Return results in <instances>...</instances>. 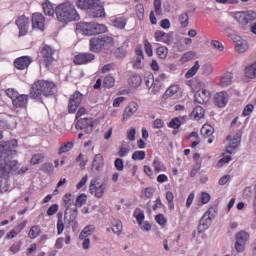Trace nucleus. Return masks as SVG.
Wrapping results in <instances>:
<instances>
[{
    "label": "nucleus",
    "mask_w": 256,
    "mask_h": 256,
    "mask_svg": "<svg viewBox=\"0 0 256 256\" xmlns=\"http://www.w3.org/2000/svg\"><path fill=\"white\" fill-rule=\"evenodd\" d=\"M17 140L12 139L7 142H0V178L9 179L13 173L19 169V162L11 160V155H16Z\"/></svg>",
    "instance_id": "obj_1"
},
{
    "label": "nucleus",
    "mask_w": 256,
    "mask_h": 256,
    "mask_svg": "<svg viewBox=\"0 0 256 256\" xmlns=\"http://www.w3.org/2000/svg\"><path fill=\"white\" fill-rule=\"evenodd\" d=\"M55 89H57V85H55L54 82L38 80L32 84L30 89V99L41 101L42 96L51 97L55 95Z\"/></svg>",
    "instance_id": "obj_2"
},
{
    "label": "nucleus",
    "mask_w": 256,
    "mask_h": 256,
    "mask_svg": "<svg viewBox=\"0 0 256 256\" xmlns=\"http://www.w3.org/2000/svg\"><path fill=\"white\" fill-rule=\"evenodd\" d=\"M55 15L60 23H71L79 21L81 16L75 9V6L69 2H64L55 7Z\"/></svg>",
    "instance_id": "obj_3"
},
{
    "label": "nucleus",
    "mask_w": 256,
    "mask_h": 256,
    "mask_svg": "<svg viewBox=\"0 0 256 256\" xmlns=\"http://www.w3.org/2000/svg\"><path fill=\"white\" fill-rule=\"evenodd\" d=\"M76 7H78V9L90 11L91 17H105V6L101 0H78L76 2Z\"/></svg>",
    "instance_id": "obj_4"
},
{
    "label": "nucleus",
    "mask_w": 256,
    "mask_h": 256,
    "mask_svg": "<svg viewBox=\"0 0 256 256\" xmlns=\"http://www.w3.org/2000/svg\"><path fill=\"white\" fill-rule=\"evenodd\" d=\"M115 45L113 37L104 35L91 38L89 41V49L92 53H101V51H109Z\"/></svg>",
    "instance_id": "obj_5"
},
{
    "label": "nucleus",
    "mask_w": 256,
    "mask_h": 256,
    "mask_svg": "<svg viewBox=\"0 0 256 256\" xmlns=\"http://www.w3.org/2000/svg\"><path fill=\"white\" fill-rule=\"evenodd\" d=\"M76 29L81 31L83 35H101V33H107L108 29L105 24H99L95 22H80L76 25Z\"/></svg>",
    "instance_id": "obj_6"
},
{
    "label": "nucleus",
    "mask_w": 256,
    "mask_h": 256,
    "mask_svg": "<svg viewBox=\"0 0 256 256\" xmlns=\"http://www.w3.org/2000/svg\"><path fill=\"white\" fill-rule=\"evenodd\" d=\"M38 59L40 67L49 69L55 63V50L51 46L44 44L40 47Z\"/></svg>",
    "instance_id": "obj_7"
},
{
    "label": "nucleus",
    "mask_w": 256,
    "mask_h": 256,
    "mask_svg": "<svg viewBox=\"0 0 256 256\" xmlns=\"http://www.w3.org/2000/svg\"><path fill=\"white\" fill-rule=\"evenodd\" d=\"M234 19L242 27H247V25H251V23L256 21V11L255 10L237 11L234 13Z\"/></svg>",
    "instance_id": "obj_8"
},
{
    "label": "nucleus",
    "mask_w": 256,
    "mask_h": 256,
    "mask_svg": "<svg viewBox=\"0 0 256 256\" xmlns=\"http://www.w3.org/2000/svg\"><path fill=\"white\" fill-rule=\"evenodd\" d=\"M243 136V132L241 130H235L227 136L226 141H228V145L226 146V152L230 155L235 153V149L241 145V137Z\"/></svg>",
    "instance_id": "obj_9"
},
{
    "label": "nucleus",
    "mask_w": 256,
    "mask_h": 256,
    "mask_svg": "<svg viewBox=\"0 0 256 256\" xmlns=\"http://www.w3.org/2000/svg\"><path fill=\"white\" fill-rule=\"evenodd\" d=\"M105 189H107V184L102 183L100 184L97 179H92L89 184V191L91 195H94L96 199H101L105 194Z\"/></svg>",
    "instance_id": "obj_10"
},
{
    "label": "nucleus",
    "mask_w": 256,
    "mask_h": 256,
    "mask_svg": "<svg viewBox=\"0 0 256 256\" xmlns=\"http://www.w3.org/2000/svg\"><path fill=\"white\" fill-rule=\"evenodd\" d=\"M251 235L244 230H241L235 235V249L238 253H243L245 251V245H247V241H249Z\"/></svg>",
    "instance_id": "obj_11"
},
{
    "label": "nucleus",
    "mask_w": 256,
    "mask_h": 256,
    "mask_svg": "<svg viewBox=\"0 0 256 256\" xmlns=\"http://www.w3.org/2000/svg\"><path fill=\"white\" fill-rule=\"evenodd\" d=\"M83 101V94L79 91H75L74 94L70 96L68 103V113H76Z\"/></svg>",
    "instance_id": "obj_12"
},
{
    "label": "nucleus",
    "mask_w": 256,
    "mask_h": 256,
    "mask_svg": "<svg viewBox=\"0 0 256 256\" xmlns=\"http://www.w3.org/2000/svg\"><path fill=\"white\" fill-rule=\"evenodd\" d=\"M92 61H95V54L89 52L79 53L73 58L74 65H88Z\"/></svg>",
    "instance_id": "obj_13"
},
{
    "label": "nucleus",
    "mask_w": 256,
    "mask_h": 256,
    "mask_svg": "<svg viewBox=\"0 0 256 256\" xmlns=\"http://www.w3.org/2000/svg\"><path fill=\"white\" fill-rule=\"evenodd\" d=\"M15 24L17 25L18 29H19V35L21 37L27 35V33H29V18H27V16L22 15L19 16L16 21Z\"/></svg>",
    "instance_id": "obj_14"
},
{
    "label": "nucleus",
    "mask_w": 256,
    "mask_h": 256,
    "mask_svg": "<svg viewBox=\"0 0 256 256\" xmlns=\"http://www.w3.org/2000/svg\"><path fill=\"white\" fill-rule=\"evenodd\" d=\"M33 63L31 56H21L14 60V67L19 71H25Z\"/></svg>",
    "instance_id": "obj_15"
},
{
    "label": "nucleus",
    "mask_w": 256,
    "mask_h": 256,
    "mask_svg": "<svg viewBox=\"0 0 256 256\" xmlns=\"http://www.w3.org/2000/svg\"><path fill=\"white\" fill-rule=\"evenodd\" d=\"M194 100L199 105H205L211 101V92L206 89L198 90L194 95Z\"/></svg>",
    "instance_id": "obj_16"
},
{
    "label": "nucleus",
    "mask_w": 256,
    "mask_h": 256,
    "mask_svg": "<svg viewBox=\"0 0 256 256\" xmlns=\"http://www.w3.org/2000/svg\"><path fill=\"white\" fill-rule=\"evenodd\" d=\"M155 40L165 45H171L173 43V32L165 33L164 31L157 30L154 33Z\"/></svg>",
    "instance_id": "obj_17"
},
{
    "label": "nucleus",
    "mask_w": 256,
    "mask_h": 256,
    "mask_svg": "<svg viewBox=\"0 0 256 256\" xmlns=\"http://www.w3.org/2000/svg\"><path fill=\"white\" fill-rule=\"evenodd\" d=\"M32 27L39 31H45V16L41 13L32 14Z\"/></svg>",
    "instance_id": "obj_18"
},
{
    "label": "nucleus",
    "mask_w": 256,
    "mask_h": 256,
    "mask_svg": "<svg viewBox=\"0 0 256 256\" xmlns=\"http://www.w3.org/2000/svg\"><path fill=\"white\" fill-rule=\"evenodd\" d=\"M76 129L85 130V133L93 131V120L91 118H80L76 122Z\"/></svg>",
    "instance_id": "obj_19"
},
{
    "label": "nucleus",
    "mask_w": 256,
    "mask_h": 256,
    "mask_svg": "<svg viewBox=\"0 0 256 256\" xmlns=\"http://www.w3.org/2000/svg\"><path fill=\"white\" fill-rule=\"evenodd\" d=\"M211 210H208L203 217L201 218L199 225H198V233H203L204 231H207L209 229V226L211 225Z\"/></svg>",
    "instance_id": "obj_20"
},
{
    "label": "nucleus",
    "mask_w": 256,
    "mask_h": 256,
    "mask_svg": "<svg viewBox=\"0 0 256 256\" xmlns=\"http://www.w3.org/2000/svg\"><path fill=\"white\" fill-rule=\"evenodd\" d=\"M27 103H29V95L25 94H18L16 99L12 101V105L16 109H26Z\"/></svg>",
    "instance_id": "obj_21"
},
{
    "label": "nucleus",
    "mask_w": 256,
    "mask_h": 256,
    "mask_svg": "<svg viewBox=\"0 0 256 256\" xmlns=\"http://www.w3.org/2000/svg\"><path fill=\"white\" fill-rule=\"evenodd\" d=\"M138 109L139 104L136 102H130L123 112V121H127L130 119V117H133V115L137 113Z\"/></svg>",
    "instance_id": "obj_22"
},
{
    "label": "nucleus",
    "mask_w": 256,
    "mask_h": 256,
    "mask_svg": "<svg viewBox=\"0 0 256 256\" xmlns=\"http://www.w3.org/2000/svg\"><path fill=\"white\" fill-rule=\"evenodd\" d=\"M228 101H229V95L225 91L218 92L214 98L215 105H217V107H220V108L225 107Z\"/></svg>",
    "instance_id": "obj_23"
},
{
    "label": "nucleus",
    "mask_w": 256,
    "mask_h": 256,
    "mask_svg": "<svg viewBox=\"0 0 256 256\" xmlns=\"http://www.w3.org/2000/svg\"><path fill=\"white\" fill-rule=\"evenodd\" d=\"M103 167H105V158H103L102 154H96L92 161V170L103 171Z\"/></svg>",
    "instance_id": "obj_24"
},
{
    "label": "nucleus",
    "mask_w": 256,
    "mask_h": 256,
    "mask_svg": "<svg viewBox=\"0 0 256 256\" xmlns=\"http://www.w3.org/2000/svg\"><path fill=\"white\" fill-rule=\"evenodd\" d=\"M111 22L116 29H125L127 25V17L118 15L116 17H112Z\"/></svg>",
    "instance_id": "obj_25"
},
{
    "label": "nucleus",
    "mask_w": 256,
    "mask_h": 256,
    "mask_svg": "<svg viewBox=\"0 0 256 256\" xmlns=\"http://www.w3.org/2000/svg\"><path fill=\"white\" fill-rule=\"evenodd\" d=\"M152 167L154 169V173H166L167 172V166H165V163L159 159V157H155L152 162Z\"/></svg>",
    "instance_id": "obj_26"
},
{
    "label": "nucleus",
    "mask_w": 256,
    "mask_h": 256,
    "mask_svg": "<svg viewBox=\"0 0 256 256\" xmlns=\"http://www.w3.org/2000/svg\"><path fill=\"white\" fill-rule=\"evenodd\" d=\"M190 117L192 119H195V121H201V119H203V117H205V109L201 106H196L193 109Z\"/></svg>",
    "instance_id": "obj_27"
},
{
    "label": "nucleus",
    "mask_w": 256,
    "mask_h": 256,
    "mask_svg": "<svg viewBox=\"0 0 256 256\" xmlns=\"http://www.w3.org/2000/svg\"><path fill=\"white\" fill-rule=\"evenodd\" d=\"M141 83H143V79L139 74H133L128 79V85L130 87H133L134 89H137V87H140Z\"/></svg>",
    "instance_id": "obj_28"
},
{
    "label": "nucleus",
    "mask_w": 256,
    "mask_h": 256,
    "mask_svg": "<svg viewBox=\"0 0 256 256\" xmlns=\"http://www.w3.org/2000/svg\"><path fill=\"white\" fill-rule=\"evenodd\" d=\"M233 83V73L225 72L220 79L221 87H229Z\"/></svg>",
    "instance_id": "obj_29"
},
{
    "label": "nucleus",
    "mask_w": 256,
    "mask_h": 256,
    "mask_svg": "<svg viewBox=\"0 0 256 256\" xmlns=\"http://www.w3.org/2000/svg\"><path fill=\"white\" fill-rule=\"evenodd\" d=\"M95 233V226L94 225H87L83 228L79 235V239H85L89 237V235H93Z\"/></svg>",
    "instance_id": "obj_30"
},
{
    "label": "nucleus",
    "mask_w": 256,
    "mask_h": 256,
    "mask_svg": "<svg viewBox=\"0 0 256 256\" xmlns=\"http://www.w3.org/2000/svg\"><path fill=\"white\" fill-rule=\"evenodd\" d=\"M245 75L247 79H256V61L245 68Z\"/></svg>",
    "instance_id": "obj_31"
},
{
    "label": "nucleus",
    "mask_w": 256,
    "mask_h": 256,
    "mask_svg": "<svg viewBox=\"0 0 256 256\" xmlns=\"http://www.w3.org/2000/svg\"><path fill=\"white\" fill-rule=\"evenodd\" d=\"M201 66L199 65V61H196L194 66H192L185 74L186 79H191V77H195L197 75V72L199 71V68Z\"/></svg>",
    "instance_id": "obj_32"
},
{
    "label": "nucleus",
    "mask_w": 256,
    "mask_h": 256,
    "mask_svg": "<svg viewBox=\"0 0 256 256\" xmlns=\"http://www.w3.org/2000/svg\"><path fill=\"white\" fill-rule=\"evenodd\" d=\"M39 235H41V227L39 225L32 226L28 232V237L30 239H37Z\"/></svg>",
    "instance_id": "obj_33"
},
{
    "label": "nucleus",
    "mask_w": 256,
    "mask_h": 256,
    "mask_svg": "<svg viewBox=\"0 0 256 256\" xmlns=\"http://www.w3.org/2000/svg\"><path fill=\"white\" fill-rule=\"evenodd\" d=\"M42 7L45 15H48L49 17H53V15H55V8H53V4H51V2L43 3Z\"/></svg>",
    "instance_id": "obj_34"
},
{
    "label": "nucleus",
    "mask_w": 256,
    "mask_h": 256,
    "mask_svg": "<svg viewBox=\"0 0 256 256\" xmlns=\"http://www.w3.org/2000/svg\"><path fill=\"white\" fill-rule=\"evenodd\" d=\"M179 92V86L172 85L170 86L164 93V99H169V97H173V95H177Z\"/></svg>",
    "instance_id": "obj_35"
},
{
    "label": "nucleus",
    "mask_w": 256,
    "mask_h": 256,
    "mask_svg": "<svg viewBox=\"0 0 256 256\" xmlns=\"http://www.w3.org/2000/svg\"><path fill=\"white\" fill-rule=\"evenodd\" d=\"M73 147H74L73 142H66L62 144L58 150V155H63V153H69V151H71Z\"/></svg>",
    "instance_id": "obj_36"
},
{
    "label": "nucleus",
    "mask_w": 256,
    "mask_h": 256,
    "mask_svg": "<svg viewBox=\"0 0 256 256\" xmlns=\"http://www.w3.org/2000/svg\"><path fill=\"white\" fill-rule=\"evenodd\" d=\"M166 201L168 202V208L170 211H173V209H175V195H173V192H166Z\"/></svg>",
    "instance_id": "obj_37"
},
{
    "label": "nucleus",
    "mask_w": 256,
    "mask_h": 256,
    "mask_svg": "<svg viewBox=\"0 0 256 256\" xmlns=\"http://www.w3.org/2000/svg\"><path fill=\"white\" fill-rule=\"evenodd\" d=\"M180 25L183 29L189 27V14L182 13L178 17Z\"/></svg>",
    "instance_id": "obj_38"
},
{
    "label": "nucleus",
    "mask_w": 256,
    "mask_h": 256,
    "mask_svg": "<svg viewBox=\"0 0 256 256\" xmlns=\"http://www.w3.org/2000/svg\"><path fill=\"white\" fill-rule=\"evenodd\" d=\"M58 221H57V233L58 235H61L63 231H65V224L63 223V213L57 214Z\"/></svg>",
    "instance_id": "obj_39"
},
{
    "label": "nucleus",
    "mask_w": 256,
    "mask_h": 256,
    "mask_svg": "<svg viewBox=\"0 0 256 256\" xmlns=\"http://www.w3.org/2000/svg\"><path fill=\"white\" fill-rule=\"evenodd\" d=\"M103 85L106 89H111V87H115V78L111 76V74L107 75L104 78Z\"/></svg>",
    "instance_id": "obj_40"
},
{
    "label": "nucleus",
    "mask_w": 256,
    "mask_h": 256,
    "mask_svg": "<svg viewBox=\"0 0 256 256\" xmlns=\"http://www.w3.org/2000/svg\"><path fill=\"white\" fill-rule=\"evenodd\" d=\"M156 53L160 59H167L169 49H167L165 46H160L157 48Z\"/></svg>",
    "instance_id": "obj_41"
},
{
    "label": "nucleus",
    "mask_w": 256,
    "mask_h": 256,
    "mask_svg": "<svg viewBox=\"0 0 256 256\" xmlns=\"http://www.w3.org/2000/svg\"><path fill=\"white\" fill-rule=\"evenodd\" d=\"M112 231L115 235H120L123 232V223L121 221H115L112 225Z\"/></svg>",
    "instance_id": "obj_42"
},
{
    "label": "nucleus",
    "mask_w": 256,
    "mask_h": 256,
    "mask_svg": "<svg viewBox=\"0 0 256 256\" xmlns=\"http://www.w3.org/2000/svg\"><path fill=\"white\" fill-rule=\"evenodd\" d=\"M213 131V127L209 124H204L201 129V133L202 135H205V137H211V135H213Z\"/></svg>",
    "instance_id": "obj_43"
},
{
    "label": "nucleus",
    "mask_w": 256,
    "mask_h": 256,
    "mask_svg": "<svg viewBox=\"0 0 256 256\" xmlns=\"http://www.w3.org/2000/svg\"><path fill=\"white\" fill-rule=\"evenodd\" d=\"M45 159V156L42 154H35L32 156L30 163L31 165H39L40 163H43V160Z\"/></svg>",
    "instance_id": "obj_44"
},
{
    "label": "nucleus",
    "mask_w": 256,
    "mask_h": 256,
    "mask_svg": "<svg viewBox=\"0 0 256 256\" xmlns=\"http://www.w3.org/2000/svg\"><path fill=\"white\" fill-rule=\"evenodd\" d=\"M41 171H43V173H46L47 175H51L53 171H55V167H53L52 163H44L41 166Z\"/></svg>",
    "instance_id": "obj_45"
},
{
    "label": "nucleus",
    "mask_w": 256,
    "mask_h": 256,
    "mask_svg": "<svg viewBox=\"0 0 256 256\" xmlns=\"http://www.w3.org/2000/svg\"><path fill=\"white\" fill-rule=\"evenodd\" d=\"M114 55L117 59H124L127 55V50L124 47H118L115 49Z\"/></svg>",
    "instance_id": "obj_46"
},
{
    "label": "nucleus",
    "mask_w": 256,
    "mask_h": 256,
    "mask_svg": "<svg viewBox=\"0 0 256 256\" xmlns=\"http://www.w3.org/2000/svg\"><path fill=\"white\" fill-rule=\"evenodd\" d=\"M136 15L139 21H143V19H145V8L143 7V4H138L136 6Z\"/></svg>",
    "instance_id": "obj_47"
},
{
    "label": "nucleus",
    "mask_w": 256,
    "mask_h": 256,
    "mask_svg": "<svg viewBox=\"0 0 256 256\" xmlns=\"http://www.w3.org/2000/svg\"><path fill=\"white\" fill-rule=\"evenodd\" d=\"M145 157H146V154H145V151H143V150L135 151L132 154L133 161H143V159H145Z\"/></svg>",
    "instance_id": "obj_48"
},
{
    "label": "nucleus",
    "mask_w": 256,
    "mask_h": 256,
    "mask_svg": "<svg viewBox=\"0 0 256 256\" xmlns=\"http://www.w3.org/2000/svg\"><path fill=\"white\" fill-rule=\"evenodd\" d=\"M142 194L146 199H152L153 195H155V188L147 187L142 190Z\"/></svg>",
    "instance_id": "obj_49"
},
{
    "label": "nucleus",
    "mask_w": 256,
    "mask_h": 256,
    "mask_svg": "<svg viewBox=\"0 0 256 256\" xmlns=\"http://www.w3.org/2000/svg\"><path fill=\"white\" fill-rule=\"evenodd\" d=\"M255 106L253 104H248L244 107L242 111V117H249L253 113Z\"/></svg>",
    "instance_id": "obj_50"
},
{
    "label": "nucleus",
    "mask_w": 256,
    "mask_h": 256,
    "mask_svg": "<svg viewBox=\"0 0 256 256\" xmlns=\"http://www.w3.org/2000/svg\"><path fill=\"white\" fill-rule=\"evenodd\" d=\"M9 251H10V253H12V255L19 253L21 251V242L20 241L14 242L10 246Z\"/></svg>",
    "instance_id": "obj_51"
},
{
    "label": "nucleus",
    "mask_w": 256,
    "mask_h": 256,
    "mask_svg": "<svg viewBox=\"0 0 256 256\" xmlns=\"http://www.w3.org/2000/svg\"><path fill=\"white\" fill-rule=\"evenodd\" d=\"M168 127L170 129H179L181 127V120L177 117L173 118L169 123Z\"/></svg>",
    "instance_id": "obj_52"
},
{
    "label": "nucleus",
    "mask_w": 256,
    "mask_h": 256,
    "mask_svg": "<svg viewBox=\"0 0 256 256\" xmlns=\"http://www.w3.org/2000/svg\"><path fill=\"white\" fill-rule=\"evenodd\" d=\"M76 162L79 163V167L81 169H85V167H87L88 160L85 159L83 154H79V156L76 158Z\"/></svg>",
    "instance_id": "obj_53"
},
{
    "label": "nucleus",
    "mask_w": 256,
    "mask_h": 256,
    "mask_svg": "<svg viewBox=\"0 0 256 256\" xmlns=\"http://www.w3.org/2000/svg\"><path fill=\"white\" fill-rule=\"evenodd\" d=\"M85 203H87V195L85 194H80L77 198H76V203L75 205L78 207H83V205H85Z\"/></svg>",
    "instance_id": "obj_54"
},
{
    "label": "nucleus",
    "mask_w": 256,
    "mask_h": 256,
    "mask_svg": "<svg viewBox=\"0 0 256 256\" xmlns=\"http://www.w3.org/2000/svg\"><path fill=\"white\" fill-rule=\"evenodd\" d=\"M155 221L158 225H161V227H165V225H167V218H165V215L163 214L156 215Z\"/></svg>",
    "instance_id": "obj_55"
},
{
    "label": "nucleus",
    "mask_w": 256,
    "mask_h": 256,
    "mask_svg": "<svg viewBox=\"0 0 256 256\" xmlns=\"http://www.w3.org/2000/svg\"><path fill=\"white\" fill-rule=\"evenodd\" d=\"M194 57H195V53L189 51V52H186L183 54L180 61H181V63H187V62L191 61V59H193Z\"/></svg>",
    "instance_id": "obj_56"
},
{
    "label": "nucleus",
    "mask_w": 256,
    "mask_h": 256,
    "mask_svg": "<svg viewBox=\"0 0 256 256\" xmlns=\"http://www.w3.org/2000/svg\"><path fill=\"white\" fill-rule=\"evenodd\" d=\"M6 95H7V97H9V99H11L13 101V100H15L19 96V92H17L13 88H8L6 90Z\"/></svg>",
    "instance_id": "obj_57"
},
{
    "label": "nucleus",
    "mask_w": 256,
    "mask_h": 256,
    "mask_svg": "<svg viewBox=\"0 0 256 256\" xmlns=\"http://www.w3.org/2000/svg\"><path fill=\"white\" fill-rule=\"evenodd\" d=\"M144 49L148 57H153V45H151L147 40L144 43Z\"/></svg>",
    "instance_id": "obj_58"
},
{
    "label": "nucleus",
    "mask_w": 256,
    "mask_h": 256,
    "mask_svg": "<svg viewBox=\"0 0 256 256\" xmlns=\"http://www.w3.org/2000/svg\"><path fill=\"white\" fill-rule=\"evenodd\" d=\"M209 201H211V195H209V193L207 192H202L200 196V202L202 203V205H207Z\"/></svg>",
    "instance_id": "obj_59"
},
{
    "label": "nucleus",
    "mask_w": 256,
    "mask_h": 256,
    "mask_svg": "<svg viewBox=\"0 0 256 256\" xmlns=\"http://www.w3.org/2000/svg\"><path fill=\"white\" fill-rule=\"evenodd\" d=\"M114 167L117 171H123L125 169V164L123 163V159L117 158L114 162Z\"/></svg>",
    "instance_id": "obj_60"
},
{
    "label": "nucleus",
    "mask_w": 256,
    "mask_h": 256,
    "mask_svg": "<svg viewBox=\"0 0 256 256\" xmlns=\"http://www.w3.org/2000/svg\"><path fill=\"white\" fill-rule=\"evenodd\" d=\"M210 45L212 47H214V49H217L219 51H224L225 47L223 46V44L221 42H219L218 40H212Z\"/></svg>",
    "instance_id": "obj_61"
},
{
    "label": "nucleus",
    "mask_w": 256,
    "mask_h": 256,
    "mask_svg": "<svg viewBox=\"0 0 256 256\" xmlns=\"http://www.w3.org/2000/svg\"><path fill=\"white\" fill-rule=\"evenodd\" d=\"M235 50L238 52V53H245L247 51V44L245 43H237L236 46H235Z\"/></svg>",
    "instance_id": "obj_62"
},
{
    "label": "nucleus",
    "mask_w": 256,
    "mask_h": 256,
    "mask_svg": "<svg viewBox=\"0 0 256 256\" xmlns=\"http://www.w3.org/2000/svg\"><path fill=\"white\" fill-rule=\"evenodd\" d=\"M137 134V130L135 128H130L128 131H127V139L129 141H133L135 139V135Z\"/></svg>",
    "instance_id": "obj_63"
},
{
    "label": "nucleus",
    "mask_w": 256,
    "mask_h": 256,
    "mask_svg": "<svg viewBox=\"0 0 256 256\" xmlns=\"http://www.w3.org/2000/svg\"><path fill=\"white\" fill-rule=\"evenodd\" d=\"M233 158H231V156L227 155L224 156L222 159H220L217 163V167H222L223 165H225V163H229Z\"/></svg>",
    "instance_id": "obj_64"
}]
</instances>
